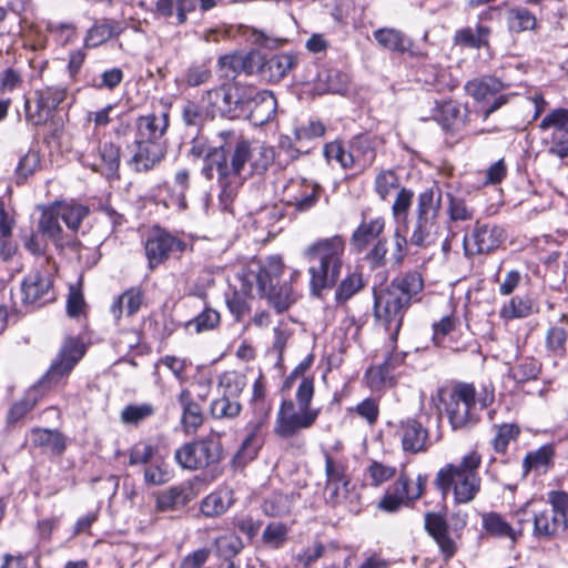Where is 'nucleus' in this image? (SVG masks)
Here are the masks:
<instances>
[{"mask_svg":"<svg viewBox=\"0 0 568 568\" xmlns=\"http://www.w3.org/2000/svg\"><path fill=\"white\" fill-rule=\"evenodd\" d=\"M223 143L204 150L196 142L191 148L194 156L203 155L202 174L207 180H216L219 204L223 211H231L233 202L245 180L253 174H263L274 161L271 146L252 145L250 141L237 136L233 131L220 133Z\"/></svg>","mask_w":568,"mask_h":568,"instance_id":"f257e3e1","label":"nucleus"},{"mask_svg":"<svg viewBox=\"0 0 568 568\" xmlns=\"http://www.w3.org/2000/svg\"><path fill=\"white\" fill-rule=\"evenodd\" d=\"M423 287L422 275L414 271L396 276L384 288H374V316L389 332L392 343H396L405 314Z\"/></svg>","mask_w":568,"mask_h":568,"instance_id":"f03ea898","label":"nucleus"},{"mask_svg":"<svg viewBox=\"0 0 568 568\" xmlns=\"http://www.w3.org/2000/svg\"><path fill=\"white\" fill-rule=\"evenodd\" d=\"M284 271L282 257L273 255L262 263L250 266L246 273V281L256 283L261 296L265 297L277 313L287 311L300 296L294 283L300 280L301 271L291 270L288 281L281 283Z\"/></svg>","mask_w":568,"mask_h":568,"instance_id":"7ed1b4c3","label":"nucleus"},{"mask_svg":"<svg viewBox=\"0 0 568 568\" xmlns=\"http://www.w3.org/2000/svg\"><path fill=\"white\" fill-rule=\"evenodd\" d=\"M169 126L168 113L141 115L135 120L134 139L128 144L129 164L136 172L152 170L165 155L162 138Z\"/></svg>","mask_w":568,"mask_h":568,"instance_id":"20e7f679","label":"nucleus"},{"mask_svg":"<svg viewBox=\"0 0 568 568\" xmlns=\"http://www.w3.org/2000/svg\"><path fill=\"white\" fill-rule=\"evenodd\" d=\"M345 247V239L339 234L318 239L305 247L303 257L310 264V284L314 293L318 294L336 284L343 267Z\"/></svg>","mask_w":568,"mask_h":568,"instance_id":"39448f33","label":"nucleus"},{"mask_svg":"<svg viewBox=\"0 0 568 568\" xmlns=\"http://www.w3.org/2000/svg\"><path fill=\"white\" fill-rule=\"evenodd\" d=\"M480 465L481 455L470 450L458 463L442 467L436 474L435 486L443 496L452 493L456 504H469L481 489Z\"/></svg>","mask_w":568,"mask_h":568,"instance_id":"423d86ee","label":"nucleus"},{"mask_svg":"<svg viewBox=\"0 0 568 568\" xmlns=\"http://www.w3.org/2000/svg\"><path fill=\"white\" fill-rule=\"evenodd\" d=\"M314 396V379L312 377H302L296 390L295 403L283 400L276 414L274 433L284 439L292 438L304 429L311 428L318 415L320 409L311 406Z\"/></svg>","mask_w":568,"mask_h":568,"instance_id":"0eeeda50","label":"nucleus"},{"mask_svg":"<svg viewBox=\"0 0 568 568\" xmlns=\"http://www.w3.org/2000/svg\"><path fill=\"white\" fill-rule=\"evenodd\" d=\"M494 392L486 388L477 394L473 384L458 383L443 398L445 413L454 430L468 429L479 419V413L491 405Z\"/></svg>","mask_w":568,"mask_h":568,"instance_id":"6e6552de","label":"nucleus"},{"mask_svg":"<svg viewBox=\"0 0 568 568\" xmlns=\"http://www.w3.org/2000/svg\"><path fill=\"white\" fill-rule=\"evenodd\" d=\"M87 215L88 209L81 204L73 202L55 203L43 210L39 220V231L51 240L57 247L62 248L69 243V239L63 233L61 222L69 230L75 232Z\"/></svg>","mask_w":568,"mask_h":568,"instance_id":"1a4fd4ad","label":"nucleus"},{"mask_svg":"<svg viewBox=\"0 0 568 568\" xmlns=\"http://www.w3.org/2000/svg\"><path fill=\"white\" fill-rule=\"evenodd\" d=\"M549 508L531 509L534 530L537 538L551 539L562 534L568 527V493L551 490L547 494Z\"/></svg>","mask_w":568,"mask_h":568,"instance_id":"9d476101","label":"nucleus"},{"mask_svg":"<svg viewBox=\"0 0 568 568\" xmlns=\"http://www.w3.org/2000/svg\"><path fill=\"white\" fill-rule=\"evenodd\" d=\"M222 445L214 438L186 443L175 450L176 463L185 469H201L220 462Z\"/></svg>","mask_w":568,"mask_h":568,"instance_id":"9b49d317","label":"nucleus"},{"mask_svg":"<svg viewBox=\"0 0 568 568\" xmlns=\"http://www.w3.org/2000/svg\"><path fill=\"white\" fill-rule=\"evenodd\" d=\"M80 161L106 179L118 178L121 162L120 146L113 142H105L98 148L97 152L94 148L82 150Z\"/></svg>","mask_w":568,"mask_h":568,"instance_id":"f8f14e48","label":"nucleus"},{"mask_svg":"<svg viewBox=\"0 0 568 568\" xmlns=\"http://www.w3.org/2000/svg\"><path fill=\"white\" fill-rule=\"evenodd\" d=\"M201 101L207 106L211 119L216 115L230 116L243 104L240 88L231 83L205 91Z\"/></svg>","mask_w":568,"mask_h":568,"instance_id":"ddd939ff","label":"nucleus"},{"mask_svg":"<svg viewBox=\"0 0 568 568\" xmlns=\"http://www.w3.org/2000/svg\"><path fill=\"white\" fill-rule=\"evenodd\" d=\"M505 239L506 234L503 227L495 224L477 223L471 234L464 237L465 254H488L498 248Z\"/></svg>","mask_w":568,"mask_h":568,"instance_id":"4468645a","label":"nucleus"},{"mask_svg":"<svg viewBox=\"0 0 568 568\" xmlns=\"http://www.w3.org/2000/svg\"><path fill=\"white\" fill-rule=\"evenodd\" d=\"M187 244L171 235L170 233L156 230L146 240L144 250L148 258L149 267L155 268L165 262L174 253H182L186 250Z\"/></svg>","mask_w":568,"mask_h":568,"instance_id":"2eb2a0df","label":"nucleus"},{"mask_svg":"<svg viewBox=\"0 0 568 568\" xmlns=\"http://www.w3.org/2000/svg\"><path fill=\"white\" fill-rule=\"evenodd\" d=\"M84 352L85 348L82 343L75 338H68L43 377L42 383L48 385L59 383L70 374L75 364L83 357Z\"/></svg>","mask_w":568,"mask_h":568,"instance_id":"dca6fc26","label":"nucleus"},{"mask_svg":"<svg viewBox=\"0 0 568 568\" xmlns=\"http://www.w3.org/2000/svg\"><path fill=\"white\" fill-rule=\"evenodd\" d=\"M321 187L305 179L292 180L283 191V201L286 206L297 213H305L316 205L320 200Z\"/></svg>","mask_w":568,"mask_h":568,"instance_id":"f3484780","label":"nucleus"},{"mask_svg":"<svg viewBox=\"0 0 568 568\" xmlns=\"http://www.w3.org/2000/svg\"><path fill=\"white\" fill-rule=\"evenodd\" d=\"M271 407H262L261 412H254V417L246 424V437L234 456V463L245 465L252 460L262 446L261 433L270 418Z\"/></svg>","mask_w":568,"mask_h":568,"instance_id":"a211bd4d","label":"nucleus"},{"mask_svg":"<svg viewBox=\"0 0 568 568\" xmlns=\"http://www.w3.org/2000/svg\"><path fill=\"white\" fill-rule=\"evenodd\" d=\"M52 280L48 271L36 268L21 283L22 303L26 305H42L52 301Z\"/></svg>","mask_w":568,"mask_h":568,"instance_id":"6ab92c4d","label":"nucleus"},{"mask_svg":"<svg viewBox=\"0 0 568 568\" xmlns=\"http://www.w3.org/2000/svg\"><path fill=\"white\" fill-rule=\"evenodd\" d=\"M386 220L383 215H373L369 210L362 212V220L351 235V245L356 253L364 252L372 243L381 240Z\"/></svg>","mask_w":568,"mask_h":568,"instance_id":"aec40b11","label":"nucleus"},{"mask_svg":"<svg viewBox=\"0 0 568 568\" xmlns=\"http://www.w3.org/2000/svg\"><path fill=\"white\" fill-rule=\"evenodd\" d=\"M425 529L435 540L445 561L456 555L458 536H453L446 519L440 514L427 513L425 515Z\"/></svg>","mask_w":568,"mask_h":568,"instance_id":"412c9836","label":"nucleus"},{"mask_svg":"<svg viewBox=\"0 0 568 568\" xmlns=\"http://www.w3.org/2000/svg\"><path fill=\"white\" fill-rule=\"evenodd\" d=\"M398 435L405 452L416 454L425 452L428 447V432L414 418H407L399 423Z\"/></svg>","mask_w":568,"mask_h":568,"instance_id":"4be33fe9","label":"nucleus"},{"mask_svg":"<svg viewBox=\"0 0 568 568\" xmlns=\"http://www.w3.org/2000/svg\"><path fill=\"white\" fill-rule=\"evenodd\" d=\"M298 58L295 53H277L270 58L264 57L262 79L268 82H280L290 71L297 65Z\"/></svg>","mask_w":568,"mask_h":568,"instance_id":"5701e85b","label":"nucleus"},{"mask_svg":"<svg viewBox=\"0 0 568 568\" xmlns=\"http://www.w3.org/2000/svg\"><path fill=\"white\" fill-rule=\"evenodd\" d=\"M178 402L182 409L181 424L186 434L195 433L196 429L203 424V413L199 403L192 396L187 388H183L179 396Z\"/></svg>","mask_w":568,"mask_h":568,"instance_id":"b1692460","label":"nucleus"},{"mask_svg":"<svg viewBox=\"0 0 568 568\" xmlns=\"http://www.w3.org/2000/svg\"><path fill=\"white\" fill-rule=\"evenodd\" d=\"M374 39L385 50L393 52H409L412 55H424L412 50L410 39L400 30L394 28H381L373 32Z\"/></svg>","mask_w":568,"mask_h":568,"instance_id":"393cba45","label":"nucleus"},{"mask_svg":"<svg viewBox=\"0 0 568 568\" xmlns=\"http://www.w3.org/2000/svg\"><path fill=\"white\" fill-rule=\"evenodd\" d=\"M481 525L485 531L495 538H506L515 542L521 535V527H514L500 514L495 511L481 515Z\"/></svg>","mask_w":568,"mask_h":568,"instance_id":"a878e982","label":"nucleus"},{"mask_svg":"<svg viewBox=\"0 0 568 568\" xmlns=\"http://www.w3.org/2000/svg\"><path fill=\"white\" fill-rule=\"evenodd\" d=\"M442 232L438 220L416 217L409 242L418 247H428L439 240Z\"/></svg>","mask_w":568,"mask_h":568,"instance_id":"bb28decb","label":"nucleus"},{"mask_svg":"<svg viewBox=\"0 0 568 568\" xmlns=\"http://www.w3.org/2000/svg\"><path fill=\"white\" fill-rule=\"evenodd\" d=\"M276 109L277 101L273 92L268 90L260 91L253 98L250 119L255 125H263L275 116Z\"/></svg>","mask_w":568,"mask_h":568,"instance_id":"cd10ccee","label":"nucleus"},{"mask_svg":"<svg viewBox=\"0 0 568 568\" xmlns=\"http://www.w3.org/2000/svg\"><path fill=\"white\" fill-rule=\"evenodd\" d=\"M353 168L366 169L376 158L375 141L367 135H357L349 143Z\"/></svg>","mask_w":568,"mask_h":568,"instance_id":"c85d7f7f","label":"nucleus"},{"mask_svg":"<svg viewBox=\"0 0 568 568\" xmlns=\"http://www.w3.org/2000/svg\"><path fill=\"white\" fill-rule=\"evenodd\" d=\"M40 103L41 113L32 118L37 122H47L52 112L64 101L67 90L63 87H48L36 92Z\"/></svg>","mask_w":568,"mask_h":568,"instance_id":"c756f323","label":"nucleus"},{"mask_svg":"<svg viewBox=\"0 0 568 568\" xmlns=\"http://www.w3.org/2000/svg\"><path fill=\"white\" fill-rule=\"evenodd\" d=\"M442 194L440 187L435 184L420 192L417 197L416 217L438 220Z\"/></svg>","mask_w":568,"mask_h":568,"instance_id":"7c9ffc66","label":"nucleus"},{"mask_svg":"<svg viewBox=\"0 0 568 568\" xmlns=\"http://www.w3.org/2000/svg\"><path fill=\"white\" fill-rule=\"evenodd\" d=\"M426 478L422 475L413 484L409 477L402 473L396 481L388 488V493L402 500L404 504L418 499L424 491Z\"/></svg>","mask_w":568,"mask_h":568,"instance_id":"2f4dec72","label":"nucleus"},{"mask_svg":"<svg viewBox=\"0 0 568 568\" xmlns=\"http://www.w3.org/2000/svg\"><path fill=\"white\" fill-rule=\"evenodd\" d=\"M233 503V491L225 487L207 495L201 501L200 509L205 517H217L224 514Z\"/></svg>","mask_w":568,"mask_h":568,"instance_id":"473e14b6","label":"nucleus"},{"mask_svg":"<svg viewBox=\"0 0 568 568\" xmlns=\"http://www.w3.org/2000/svg\"><path fill=\"white\" fill-rule=\"evenodd\" d=\"M124 31V26L114 20H103L89 29L84 39L87 48H95L113 37L120 36Z\"/></svg>","mask_w":568,"mask_h":568,"instance_id":"72a5a7b5","label":"nucleus"},{"mask_svg":"<svg viewBox=\"0 0 568 568\" xmlns=\"http://www.w3.org/2000/svg\"><path fill=\"white\" fill-rule=\"evenodd\" d=\"M193 498L190 487L180 485L162 491L156 497V508L160 511H168L184 507Z\"/></svg>","mask_w":568,"mask_h":568,"instance_id":"f704fd0d","label":"nucleus"},{"mask_svg":"<svg viewBox=\"0 0 568 568\" xmlns=\"http://www.w3.org/2000/svg\"><path fill=\"white\" fill-rule=\"evenodd\" d=\"M143 303V295L139 288L132 287L126 290L111 305V313L118 322L123 314L126 316L134 315Z\"/></svg>","mask_w":568,"mask_h":568,"instance_id":"c9c22d12","label":"nucleus"},{"mask_svg":"<svg viewBox=\"0 0 568 568\" xmlns=\"http://www.w3.org/2000/svg\"><path fill=\"white\" fill-rule=\"evenodd\" d=\"M503 88L501 81L491 77L474 79L465 84L466 93L478 102L488 101Z\"/></svg>","mask_w":568,"mask_h":568,"instance_id":"e433bc0d","label":"nucleus"},{"mask_svg":"<svg viewBox=\"0 0 568 568\" xmlns=\"http://www.w3.org/2000/svg\"><path fill=\"white\" fill-rule=\"evenodd\" d=\"M424 81L437 92L452 91L458 85V80L448 69L437 65L426 70Z\"/></svg>","mask_w":568,"mask_h":568,"instance_id":"4c0bfd02","label":"nucleus"},{"mask_svg":"<svg viewBox=\"0 0 568 568\" xmlns=\"http://www.w3.org/2000/svg\"><path fill=\"white\" fill-rule=\"evenodd\" d=\"M490 29L488 27L477 24L476 28H464L456 32L455 42L457 44L479 49L488 44Z\"/></svg>","mask_w":568,"mask_h":568,"instance_id":"58836bf2","label":"nucleus"},{"mask_svg":"<svg viewBox=\"0 0 568 568\" xmlns=\"http://www.w3.org/2000/svg\"><path fill=\"white\" fill-rule=\"evenodd\" d=\"M536 311L531 298L527 296H514L503 305L499 315L504 320L524 318Z\"/></svg>","mask_w":568,"mask_h":568,"instance_id":"ea45409f","label":"nucleus"},{"mask_svg":"<svg viewBox=\"0 0 568 568\" xmlns=\"http://www.w3.org/2000/svg\"><path fill=\"white\" fill-rule=\"evenodd\" d=\"M246 386V377L236 371H227L220 375L217 390L220 395L239 399Z\"/></svg>","mask_w":568,"mask_h":568,"instance_id":"a19ab883","label":"nucleus"},{"mask_svg":"<svg viewBox=\"0 0 568 568\" xmlns=\"http://www.w3.org/2000/svg\"><path fill=\"white\" fill-rule=\"evenodd\" d=\"M173 477V470L162 456H156L144 469V481L151 486H160L169 483Z\"/></svg>","mask_w":568,"mask_h":568,"instance_id":"79ce46f5","label":"nucleus"},{"mask_svg":"<svg viewBox=\"0 0 568 568\" xmlns=\"http://www.w3.org/2000/svg\"><path fill=\"white\" fill-rule=\"evenodd\" d=\"M365 286V281L362 272H351L342 280L335 291V301L338 304H344L354 295L361 292Z\"/></svg>","mask_w":568,"mask_h":568,"instance_id":"37998d69","label":"nucleus"},{"mask_svg":"<svg viewBox=\"0 0 568 568\" xmlns=\"http://www.w3.org/2000/svg\"><path fill=\"white\" fill-rule=\"evenodd\" d=\"M31 440L36 446L43 447L54 455H60L65 449L64 437L57 430L34 429Z\"/></svg>","mask_w":568,"mask_h":568,"instance_id":"c03bdc74","label":"nucleus"},{"mask_svg":"<svg viewBox=\"0 0 568 568\" xmlns=\"http://www.w3.org/2000/svg\"><path fill=\"white\" fill-rule=\"evenodd\" d=\"M190 187V172L186 169L176 171L174 175V190L170 200L165 202L168 207H175L178 211H184L187 207L185 193Z\"/></svg>","mask_w":568,"mask_h":568,"instance_id":"a18cd8bd","label":"nucleus"},{"mask_svg":"<svg viewBox=\"0 0 568 568\" xmlns=\"http://www.w3.org/2000/svg\"><path fill=\"white\" fill-rule=\"evenodd\" d=\"M242 410L239 399L220 395L210 404V414L215 419H234Z\"/></svg>","mask_w":568,"mask_h":568,"instance_id":"49530a36","label":"nucleus"},{"mask_svg":"<svg viewBox=\"0 0 568 568\" xmlns=\"http://www.w3.org/2000/svg\"><path fill=\"white\" fill-rule=\"evenodd\" d=\"M493 429L495 434L490 439V445L496 454H505L509 444L516 440L520 433L516 424L494 425Z\"/></svg>","mask_w":568,"mask_h":568,"instance_id":"de8ad7c7","label":"nucleus"},{"mask_svg":"<svg viewBox=\"0 0 568 568\" xmlns=\"http://www.w3.org/2000/svg\"><path fill=\"white\" fill-rule=\"evenodd\" d=\"M293 506V497L282 493H273L264 499L262 510L266 516L281 517L287 515Z\"/></svg>","mask_w":568,"mask_h":568,"instance_id":"09e8293b","label":"nucleus"},{"mask_svg":"<svg viewBox=\"0 0 568 568\" xmlns=\"http://www.w3.org/2000/svg\"><path fill=\"white\" fill-rule=\"evenodd\" d=\"M211 78L212 71L209 62H193L185 69L182 82L194 88L207 83Z\"/></svg>","mask_w":568,"mask_h":568,"instance_id":"8fccbe9b","label":"nucleus"},{"mask_svg":"<svg viewBox=\"0 0 568 568\" xmlns=\"http://www.w3.org/2000/svg\"><path fill=\"white\" fill-rule=\"evenodd\" d=\"M568 333L564 327L551 326L545 336V346L547 352L555 357H564L566 355V343Z\"/></svg>","mask_w":568,"mask_h":568,"instance_id":"3c124183","label":"nucleus"},{"mask_svg":"<svg viewBox=\"0 0 568 568\" xmlns=\"http://www.w3.org/2000/svg\"><path fill=\"white\" fill-rule=\"evenodd\" d=\"M541 131L554 129L552 133L558 135L568 134V109L558 108L549 112L539 123Z\"/></svg>","mask_w":568,"mask_h":568,"instance_id":"603ef678","label":"nucleus"},{"mask_svg":"<svg viewBox=\"0 0 568 568\" xmlns=\"http://www.w3.org/2000/svg\"><path fill=\"white\" fill-rule=\"evenodd\" d=\"M540 363L534 357H525L520 359L509 374L517 383H525L535 379L540 373Z\"/></svg>","mask_w":568,"mask_h":568,"instance_id":"864d4df0","label":"nucleus"},{"mask_svg":"<svg viewBox=\"0 0 568 568\" xmlns=\"http://www.w3.org/2000/svg\"><path fill=\"white\" fill-rule=\"evenodd\" d=\"M447 214L452 222H466L474 219L475 210L465 199L448 193Z\"/></svg>","mask_w":568,"mask_h":568,"instance_id":"5fc2aeb1","label":"nucleus"},{"mask_svg":"<svg viewBox=\"0 0 568 568\" xmlns=\"http://www.w3.org/2000/svg\"><path fill=\"white\" fill-rule=\"evenodd\" d=\"M508 27L514 32L532 30L536 27V18L525 8L511 9L507 16Z\"/></svg>","mask_w":568,"mask_h":568,"instance_id":"6e6d98bb","label":"nucleus"},{"mask_svg":"<svg viewBox=\"0 0 568 568\" xmlns=\"http://www.w3.org/2000/svg\"><path fill=\"white\" fill-rule=\"evenodd\" d=\"M460 113L459 106L453 101H445L437 104L433 110V119L444 129H450L455 125Z\"/></svg>","mask_w":568,"mask_h":568,"instance_id":"4d7b16f0","label":"nucleus"},{"mask_svg":"<svg viewBox=\"0 0 568 568\" xmlns=\"http://www.w3.org/2000/svg\"><path fill=\"white\" fill-rule=\"evenodd\" d=\"M326 481L349 479L346 474L347 465L344 458L324 450Z\"/></svg>","mask_w":568,"mask_h":568,"instance_id":"13d9d810","label":"nucleus"},{"mask_svg":"<svg viewBox=\"0 0 568 568\" xmlns=\"http://www.w3.org/2000/svg\"><path fill=\"white\" fill-rule=\"evenodd\" d=\"M154 412V406L150 403L128 405L121 412V422L125 425H138Z\"/></svg>","mask_w":568,"mask_h":568,"instance_id":"bf43d9fd","label":"nucleus"},{"mask_svg":"<svg viewBox=\"0 0 568 568\" xmlns=\"http://www.w3.org/2000/svg\"><path fill=\"white\" fill-rule=\"evenodd\" d=\"M365 381L372 390H379L386 386L393 385L394 374L379 364L366 371Z\"/></svg>","mask_w":568,"mask_h":568,"instance_id":"052dcab7","label":"nucleus"},{"mask_svg":"<svg viewBox=\"0 0 568 568\" xmlns=\"http://www.w3.org/2000/svg\"><path fill=\"white\" fill-rule=\"evenodd\" d=\"M552 457V449L548 446H542L536 452H531L524 458L523 466L525 471L536 470L538 473L545 471Z\"/></svg>","mask_w":568,"mask_h":568,"instance_id":"680f3d73","label":"nucleus"},{"mask_svg":"<svg viewBox=\"0 0 568 568\" xmlns=\"http://www.w3.org/2000/svg\"><path fill=\"white\" fill-rule=\"evenodd\" d=\"M288 527L282 523H270L262 535L265 545L272 548H281L287 540Z\"/></svg>","mask_w":568,"mask_h":568,"instance_id":"e2e57ef3","label":"nucleus"},{"mask_svg":"<svg viewBox=\"0 0 568 568\" xmlns=\"http://www.w3.org/2000/svg\"><path fill=\"white\" fill-rule=\"evenodd\" d=\"M399 187V180L394 171L384 170L375 178V191L381 200H386Z\"/></svg>","mask_w":568,"mask_h":568,"instance_id":"0e129e2a","label":"nucleus"},{"mask_svg":"<svg viewBox=\"0 0 568 568\" xmlns=\"http://www.w3.org/2000/svg\"><path fill=\"white\" fill-rule=\"evenodd\" d=\"M210 118L207 106L189 101L182 109V119L187 126H201Z\"/></svg>","mask_w":568,"mask_h":568,"instance_id":"69168bd1","label":"nucleus"},{"mask_svg":"<svg viewBox=\"0 0 568 568\" xmlns=\"http://www.w3.org/2000/svg\"><path fill=\"white\" fill-rule=\"evenodd\" d=\"M351 479L326 481L324 495L332 505L342 504L348 496Z\"/></svg>","mask_w":568,"mask_h":568,"instance_id":"338daca9","label":"nucleus"},{"mask_svg":"<svg viewBox=\"0 0 568 568\" xmlns=\"http://www.w3.org/2000/svg\"><path fill=\"white\" fill-rule=\"evenodd\" d=\"M325 132V125L321 121L312 120L308 123L296 126L294 136L297 142L303 143L322 138Z\"/></svg>","mask_w":568,"mask_h":568,"instance_id":"774afa93","label":"nucleus"}]
</instances>
